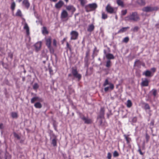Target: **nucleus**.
<instances>
[{
    "label": "nucleus",
    "instance_id": "obj_1",
    "mask_svg": "<svg viewBox=\"0 0 159 159\" xmlns=\"http://www.w3.org/2000/svg\"><path fill=\"white\" fill-rule=\"evenodd\" d=\"M125 20H127L133 21H137L139 20V18L137 13L134 12L125 17Z\"/></svg>",
    "mask_w": 159,
    "mask_h": 159
},
{
    "label": "nucleus",
    "instance_id": "obj_2",
    "mask_svg": "<svg viewBox=\"0 0 159 159\" xmlns=\"http://www.w3.org/2000/svg\"><path fill=\"white\" fill-rule=\"evenodd\" d=\"M97 7V5L96 3L89 4L85 7L86 11L89 12L95 10Z\"/></svg>",
    "mask_w": 159,
    "mask_h": 159
},
{
    "label": "nucleus",
    "instance_id": "obj_3",
    "mask_svg": "<svg viewBox=\"0 0 159 159\" xmlns=\"http://www.w3.org/2000/svg\"><path fill=\"white\" fill-rule=\"evenodd\" d=\"M71 72L73 75L75 77L78 79V80L79 81L81 78V75L78 73L76 67H73L71 68Z\"/></svg>",
    "mask_w": 159,
    "mask_h": 159
},
{
    "label": "nucleus",
    "instance_id": "obj_4",
    "mask_svg": "<svg viewBox=\"0 0 159 159\" xmlns=\"http://www.w3.org/2000/svg\"><path fill=\"white\" fill-rule=\"evenodd\" d=\"M159 9L157 7H151L150 6H147L144 7L142 10L143 11L146 12H152L153 11H157Z\"/></svg>",
    "mask_w": 159,
    "mask_h": 159
},
{
    "label": "nucleus",
    "instance_id": "obj_5",
    "mask_svg": "<svg viewBox=\"0 0 159 159\" xmlns=\"http://www.w3.org/2000/svg\"><path fill=\"white\" fill-rule=\"evenodd\" d=\"M106 11L110 14L116 13L117 9L112 7L110 4H108L106 7Z\"/></svg>",
    "mask_w": 159,
    "mask_h": 159
},
{
    "label": "nucleus",
    "instance_id": "obj_6",
    "mask_svg": "<svg viewBox=\"0 0 159 159\" xmlns=\"http://www.w3.org/2000/svg\"><path fill=\"white\" fill-rule=\"evenodd\" d=\"M71 40H75L77 39L79 35L78 33L75 31H72L70 33Z\"/></svg>",
    "mask_w": 159,
    "mask_h": 159
},
{
    "label": "nucleus",
    "instance_id": "obj_7",
    "mask_svg": "<svg viewBox=\"0 0 159 159\" xmlns=\"http://www.w3.org/2000/svg\"><path fill=\"white\" fill-rule=\"evenodd\" d=\"M46 45L49 49L51 50V38L49 37L48 38L46 39Z\"/></svg>",
    "mask_w": 159,
    "mask_h": 159
},
{
    "label": "nucleus",
    "instance_id": "obj_8",
    "mask_svg": "<svg viewBox=\"0 0 159 159\" xmlns=\"http://www.w3.org/2000/svg\"><path fill=\"white\" fill-rule=\"evenodd\" d=\"M68 16V14L67 11L65 10L62 11L61 14V18L62 19H64L66 18Z\"/></svg>",
    "mask_w": 159,
    "mask_h": 159
},
{
    "label": "nucleus",
    "instance_id": "obj_9",
    "mask_svg": "<svg viewBox=\"0 0 159 159\" xmlns=\"http://www.w3.org/2000/svg\"><path fill=\"white\" fill-rule=\"evenodd\" d=\"M42 45V43L41 42H39L37 43L34 45L35 48V50L37 52L40 50Z\"/></svg>",
    "mask_w": 159,
    "mask_h": 159
},
{
    "label": "nucleus",
    "instance_id": "obj_10",
    "mask_svg": "<svg viewBox=\"0 0 159 159\" xmlns=\"http://www.w3.org/2000/svg\"><path fill=\"white\" fill-rule=\"evenodd\" d=\"M66 9L68 11H71L72 14H73L74 12L75 11L76 9L73 6L69 5L66 6Z\"/></svg>",
    "mask_w": 159,
    "mask_h": 159
},
{
    "label": "nucleus",
    "instance_id": "obj_11",
    "mask_svg": "<svg viewBox=\"0 0 159 159\" xmlns=\"http://www.w3.org/2000/svg\"><path fill=\"white\" fill-rule=\"evenodd\" d=\"M148 81L146 79H145L144 80H142L141 85L142 86H148Z\"/></svg>",
    "mask_w": 159,
    "mask_h": 159
},
{
    "label": "nucleus",
    "instance_id": "obj_12",
    "mask_svg": "<svg viewBox=\"0 0 159 159\" xmlns=\"http://www.w3.org/2000/svg\"><path fill=\"white\" fill-rule=\"evenodd\" d=\"M81 118L84 121L85 123L89 124L91 122V120L90 119L86 118L84 116H81Z\"/></svg>",
    "mask_w": 159,
    "mask_h": 159
},
{
    "label": "nucleus",
    "instance_id": "obj_13",
    "mask_svg": "<svg viewBox=\"0 0 159 159\" xmlns=\"http://www.w3.org/2000/svg\"><path fill=\"white\" fill-rule=\"evenodd\" d=\"M64 2L62 1H60L55 4V7L57 8H60L63 5Z\"/></svg>",
    "mask_w": 159,
    "mask_h": 159
},
{
    "label": "nucleus",
    "instance_id": "obj_14",
    "mask_svg": "<svg viewBox=\"0 0 159 159\" xmlns=\"http://www.w3.org/2000/svg\"><path fill=\"white\" fill-rule=\"evenodd\" d=\"M53 138L52 141V144L54 146H55L57 145V137L54 134L53 135Z\"/></svg>",
    "mask_w": 159,
    "mask_h": 159
},
{
    "label": "nucleus",
    "instance_id": "obj_15",
    "mask_svg": "<svg viewBox=\"0 0 159 159\" xmlns=\"http://www.w3.org/2000/svg\"><path fill=\"white\" fill-rule=\"evenodd\" d=\"M104 109L103 108H101L100 111V114L98 117L100 118H103L104 115Z\"/></svg>",
    "mask_w": 159,
    "mask_h": 159
},
{
    "label": "nucleus",
    "instance_id": "obj_16",
    "mask_svg": "<svg viewBox=\"0 0 159 159\" xmlns=\"http://www.w3.org/2000/svg\"><path fill=\"white\" fill-rule=\"evenodd\" d=\"M129 28V27H123L119 30L118 32V33H120L125 32L127 31V29Z\"/></svg>",
    "mask_w": 159,
    "mask_h": 159
},
{
    "label": "nucleus",
    "instance_id": "obj_17",
    "mask_svg": "<svg viewBox=\"0 0 159 159\" xmlns=\"http://www.w3.org/2000/svg\"><path fill=\"white\" fill-rule=\"evenodd\" d=\"M136 2L139 5L141 6H144L146 3L145 0H137Z\"/></svg>",
    "mask_w": 159,
    "mask_h": 159
},
{
    "label": "nucleus",
    "instance_id": "obj_18",
    "mask_svg": "<svg viewBox=\"0 0 159 159\" xmlns=\"http://www.w3.org/2000/svg\"><path fill=\"white\" fill-rule=\"evenodd\" d=\"M106 58L108 60L113 59H114V57L113 55L111 53H108L106 55Z\"/></svg>",
    "mask_w": 159,
    "mask_h": 159
},
{
    "label": "nucleus",
    "instance_id": "obj_19",
    "mask_svg": "<svg viewBox=\"0 0 159 159\" xmlns=\"http://www.w3.org/2000/svg\"><path fill=\"white\" fill-rule=\"evenodd\" d=\"M22 5L28 8L30 6V3L27 0H24L23 2Z\"/></svg>",
    "mask_w": 159,
    "mask_h": 159
},
{
    "label": "nucleus",
    "instance_id": "obj_20",
    "mask_svg": "<svg viewBox=\"0 0 159 159\" xmlns=\"http://www.w3.org/2000/svg\"><path fill=\"white\" fill-rule=\"evenodd\" d=\"M24 25V28L26 30L27 34L28 35L29 34V27L28 26L27 24L25 22V23Z\"/></svg>",
    "mask_w": 159,
    "mask_h": 159
},
{
    "label": "nucleus",
    "instance_id": "obj_21",
    "mask_svg": "<svg viewBox=\"0 0 159 159\" xmlns=\"http://www.w3.org/2000/svg\"><path fill=\"white\" fill-rule=\"evenodd\" d=\"M116 3L117 4L122 7H124V5L123 2L121 0H117Z\"/></svg>",
    "mask_w": 159,
    "mask_h": 159
},
{
    "label": "nucleus",
    "instance_id": "obj_22",
    "mask_svg": "<svg viewBox=\"0 0 159 159\" xmlns=\"http://www.w3.org/2000/svg\"><path fill=\"white\" fill-rule=\"evenodd\" d=\"M94 28V25L93 24H91L89 26L87 30L89 32H92Z\"/></svg>",
    "mask_w": 159,
    "mask_h": 159
},
{
    "label": "nucleus",
    "instance_id": "obj_23",
    "mask_svg": "<svg viewBox=\"0 0 159 159\" xmlns=\"http://www.w3.org/2000/svg\"><path fill=\"white\" fill-rule=\"evenodd\" d=\"M34 106L35 107L38 108H40L42 107V105L41 103L39 102H37L35 103Z\"/></svg>",
    "mask_w": 159,
    "mask_h": 159
},
{
    "label": "nucleus",
    "instance_id": "obj_24",
    "mask_svg": "<svg viewBox=\"0 0 159 159\" xmlns=\"http://www.w3.org/2000/svg\"><path fill=\"white\" fill-rule=\"evenodd\" d=\"M150 93H152L154 97H155L157 94V90L155 89H153L150 91Z\"/></svg>",
    "mask_w": 159,
    "mask_h": 159
},
{
    "label": "nucleus",
    "instance_id": "obj_25",
    "mask_svg": "<svg viewBox=\"0 0 159 159\" xmlns=\"http://www.w3.org/2000/svg\"><path fill=\"white\" fill-rule=\"evenodd\" d=\"M108 17L107 15L104 12L102 11V18L103 19H105L107 18Z\"/></svg>",
    "mask_w": 159,
    "mask_h": 159
},
{
    "label": "nucleus",
    "instance_id": "obj_26",
    "mask_svg": "<svg viewBox=\"0 0 159 159\" xmlns=\"http://www.w3.org/2000/svg\"><path fill=\"white\" fill-rule=\"evenodd\" d=\"M39 100V98L38 97H35L31 99V103H34L35 101Z\"/></svg>",
    "mask_w": 159,
    "mask_h": 159
},
{
    "label": "nucleus",
    "instance_id": "obj_27",
    "mask_svg": "<svg viewBox=\"0 0 159 159\" xmlns=\"http://www.w3.org/2000/svg\"><path fill=\"white\" fill-rule=\"evenodd\" d=\"M151 72L149 70H147L144 73H143V75H144L146 76H151Z\"/></svg>",
    "mask_w": 159,
    "mask_h": 159
},
{
    "label": "nucleus",
    "instance_id": "obj_28",
    "mask_svg": "<svg viewBox=\"0 0 159 159\" xmlns=\"http://www.w3.org/2000/svg\"><path fill=\"white\" fill-rule=\"evenodd\" d=\"M132 103L131 101L129 100H128L127 101V102L126 106L127 107H130L132 106Z\"/></svg>",
    "mask_w": 159,
    "mask_h": 159
},
{
    "label": "nucleus",
    "instance_id": "obj_29",
    "mask_svg": "<svg viewBox=\"0 0 159 159\" xmlns=\"http://www.w3.org/2000/svg\"><path fill=\"white\" fill-rule=\"evenodd\" d=\"M80 2L81 5L82 6H84L86 3L87 1L86 0H78Z\"/></svg>",
    "mask_w": 159,
    "mask_h": 159
},
{
    "label": "nucleus",
    "instance_id": "obj_30",
    "mask_svg": "<svg viewBox=\"0 0 159 159\" xmlns=\"http://www.w3.org/2000/svg\"><path fill=\"white\" fill-rule=\"evenodd\" d=\"M124 136L127 142V143H129L130 141L131 140V139L130 138L128 137L126 135H124Z\"/></svg>",
    "mask_w": 159,
    "mask_h": 159
},
{
    "label": "nucleus",
    "instance_id": "obj_31",
    "mask_svg": "<svg viewBox=\"0 0 159 159\" xmlns=\"http://www.w3.org/2000/svg\"><path fill=\"white\" fill-rule=\"evenodd\" d=\"M111 65V62L110 60H108L106 62V66L107 67H109Z\"/></svg>",
    "mask_w": 159,
    "mask_h": 159
},
{
    "label": "nucleus",
    "instance_id": "obj_32",
    "mask_svg": "<svg viewBox=\"0 0 159 159\" xmlns=\"http://www.w3.org/2000/svg\"><path fill=\"white\" fill-rule=\"evenodd\" d=\"M42 33L43 34H48V32L46 27H43V30H42Z\"/></svg>",
    "mask_w": 159,
    "mask_h": 159
},
{
    "label": "nucleus",
    "instance_id": "obj_33",
    "mask_svg": "<svg viewBox=\"0 0 159 159\" xmlns=\"http://www.w3.org/2000/svg\"><path fill=\"white\" fill-rule=\"evenodd\" d=\"M39 87V86L38 84L35 83L33 85V89L34 90H37Z\"/></svg>",
    "mask_w": 159,
    "mask_h": 159
},
{
    "label": "nucleus",
    "instance_id": "obj_34",
    "mask_svg": "<svg viewBox=\"0 0 159 159\" xmlns=\"http://www.w3.org/2000/svg\"><path fill=\"white\" fill-rule=\"evenodd\" d=\"M16 4L14 2H13L11 5V9L12 11H13L15 9Z\"/></svg>",
    "mask_w": 159,
    "mask_h": 159
},
{
    "label": "nucleus",
    "instance_id": "obj_35",
    "mask_svg": "<svg viewBox=\"0 0 159 159\" xmlns=\"http://www.w3.org/2000/svg\"><path fill=\"white\" fill-rule=\"evenodd\" d=\"M129 38L128 37H127L123 39L122 42H124L125 43H127L129 41Z\"/></svg>",
    "mask_w": 159,
    "mask_h": 159
},
{
    "label": "nucleus",
    "instance_id": "obj_36",
    "mask_svg": "<svg viewBox=\"0 0 159 159\" xmlns=\"http://www.w3.org/2000/svg\"><path fill=\"white\" fill-rule=\"evenodd\" d=\"M139 29V27L137 26H135L132 30L134 32H137Z\"/></svg>",
    "mask_w": 159,
    "mask_h": 159
},
{
    "label": "nucleus",
    "instance_id": "obj_37",
    "mask_svg": "<svg viewBox=\"0 0 159 159\" xmlns=\"http://www.w3.org/2000/svg\"><path fill=\"white\" fill-rule=\"evenodd\" d=\"M11 116L13 118H16L17 117V114L16 113L12 112L11 114Z\"/></svg>",
    "mask_w": 159,
    "mask_h": 159
},
{
    "label": "nucleus",
    "instance_id": "obj_38",
    "mask_svg": "<svg viewBox=\"0 0 159 159\" xmlns=\"http://www.w3.org/2000/svg\"><path fill=\"white\" fill-rule=\"evenodd\" d=\"M145 105L144 107V109L145 110H149L150 109V107L148 103H145L144 104Z\"/></svg>",
    "mask_w": 159,
    "mask_h": 159
},
{
    "label": "nucleus",
    "instance_id": "obj_39",
    "mask_svg": "<svg viewBox=\"0 0 159 159\" xmlns=\"http://www.w3.org/2000/svg\"><path fill=\"white\" fill-rule=\"evenodd\" d=\"M109 84V82H108V80L107 79H106L105 80V82H104L103 84V85L104 86H106V85Z\"/></svg>",
    "mask_w": 159,
    "mask_h": 159
},
{
    "label": "nucleus",
    "instance_id": "obj_40",
    "mask_svg": "<svg viewBox=\"0 0 159 159\" xmlns=\"http://www.w3.org/2000/svg\"><path fill=\"white\" fill-rule=\"evenodd\" d=\"M113 155L114 157H116L119 156V154L116 151H115Z\"/></svg>",
    "mask_w": 159,
    "mask_h": 159
},
{
    "label": "nucleus",
    "instance_id": "obj_41",
    "mask_svg": "<svg viewBox=\"0 0 159 159\" xmlns=\"http://www.w3.org/2000/svg\"><path fill=\"white\" fill-rule=\"evenodd\" d=\"M127 11L126 10H122L121 11V15L122 16H124V15H125V14L127 13Z\"/></svg>",
    "mask_w": 159,
    "mask_h": 159
},
{
    "label": "nucleus",
    "instance_id": "obj_42",
    "mask_svg": "<svg viewBox=\"0 0 159 159\" xmlns=\"http://www.w3.org/2000/svg\"><path fill=\"white\" fill-rule=\"evenodd\" d=\"M102 118H100V117L98 118V119L99 120V123L100 125H101L102 123Z\"/></svg>",
    "mask_w": 159,
    "mask_h": 159
},
{
    "label": "nucleus",
    "instance_id": "obj_43",
    "mask_svg": "<svg viewBox=\"0 0 159 159\" xmlns=\"http://www.w3.org/2000/svg\"><path fill=\"white\" fill-rule=\"evenodd\" d=\"M67 47L69 49L70 51H71V46L69 45L68 42H66Z\"/></svg>",
    "mask_w": 159,
    "mask_h": 159
},
{
    "label": "nucleus",
    "instance_id": "obj_44",
    "mask_svg": "<svg viewBox=\"0 0 159 159\" xmlns=\"http://www.w3.org/2000/svg\"><path fill=\"white\" fill-rule=\"evenodd\" d=\"M90 49H88L87 51L86 52V56L85 57H87L89 55V53H90Z\"/></svg>",
    "mask_w": 159,
    "mask_h": 159
},
{
    "label": "nucleus",
    "instance_id": "obj_45",
    "mask_svg": "<svg viewBox=\"0 0 159 159\" xmlns=\"http://www.w3.org/2000/svg\"><path fill=\"white\" fill-rule=\"evenodd\" d=\"M111 154L110 152L108 153L107 155V158L108 159H111Z\"/></svg>",
    "mask_w": 159,
    "mask_h": 159
},
{
    "label": "nucleus",
    "instance_id": "obj_46",
    "mask_svg": "<svg viewBox=\"0 0 159 159\" xmlns=\"http://www.w3.org/2000/svg\"><path fill=\"white\" fill-rule=\"evenodd\" d=\"M14 136L15 138H16L17 139H20V137L16 133H14Z\"/></svg>",
    "mask_w": 159,
    "mask_h": 159
},
{
    "label": "nucleus",
    "instance_id": "obj_47",
    "mask_svg": "<svg viewBox=\"0 0 159 159\" xmlns=\"http://www.w3.org/2000/svg\"><path fill=\"white\" fill-rule=\"evenodd\" d=\"M109 84H110V88L112 90L114 88V85L111 83H110Z\"/></svg>",
    "mask_w": 159,
    "mask_h": 159
},
{
    "label": "nucleus",
    "instance_id": "obj_48",
    "mask_svg": "<svg viewBox=\"0 0 159 159\" xmlns=\"http://www.w3.org/2000/svg\"><path fill=\"white\" fill-rule=\"evenodd\" d=\"M146 139L147 142H148L149 139V136L147 134L146 135Z\"/></svg>",
    "mask_w": 159,
    "mask_h": 159
},
{
    "label": "nucleus",
    "instance_id": "obj_49",
    "mask_svg": "<svg viewBox=\"0 0 159 159\" xmlns=\"http://www.w3.org/2000/svg\"><path fill=\"white\" fill-rule=\"evenodd\" d=\"M53 45L55 46H56L57 45V41L55 39H54L53 40Z\"/></svg>",
    "mask_w": 159,
    "mask_h": 159
},
{
    "label": "nucleus",
    "instance_id": "obj_50",
    "mask_svg": "<svg viewBox=\"0 0 159 159\" xmlns=\"http://www.w3.org/2000/svg\"><path fill=\"white\" fill-rule=\"evenodd\" d=\"M16 16H20V10H18L17 11V12L16 13Z\"/></svg>",
    "mask_w": 159,
    "mask_h": 159
},
{
    "label": "nucleus",
    "instance_id": "obj_51",
    "mask_svg": "<svg viewBox=\"0 0 159 159\" xmlns=\"http://www.w3.org/2000/svg\"><path fill=\"white\" fill-rule=\"evenodd\" d=\"M8 57L10 58H12L13 57V55L11 53H9L8 54Z\"/></svg>",
    "mask_w": 159,
    "mask_h": 159
},
{
    "label": "nucleus",
    "instance_id": "obj_52",
    "mask_svg": "<svg viewBox=\"0 0 159 159\" xmlns=\"http://www.w3.org/2000/svg\"><path fill=\"white\" fill-rule=\"evenodd\" d=\"M138 151L139 152L140 154L141 155H143V153L142 152L141 149L139 148L138 150Z\"/></svg>",
    "mask_w": 159,
    "mask_h": 159
},
{
    "label": "nucleus",
    "instance_id": "obj_53",
    "mask_svg": "<svg viewBox=\"0 0 159 159\" xmlns=\"http://www.w3.org/2000/svg\"><path fill=\"white\" fill-rule=\"evenodd\" d=\"M109 87H107L105 88L104 90L105 92H107L109 89Z\"/></svg>",
    "mask_w": 159,
    "mask_h": 159
},
{
    "label": "nucleus",
    "instance_id": "obj_54",
    "mask_svg": "<svg viewBox=\"0 0 159 159\" xmlns=\"http://www.w3.org/2000/svg\"><path fill=\"white\" fill-rule=\"evenodd\" d=\"M154 120H152L151 122L150 125H152V126H153L154 125Z\"/></svg>",
    "mask_w": 159,
    "mask_h": 159
},
{
    "label": "nucleus",
    "instance_id": "obj_55",
    "mask_svg": "<svg viewBox=\"0 0 159 159\" xmlns=\"http://www.w3.org/2000/svg\"><path fill=\"white\" fill-rule=\"evenodd\" d=\"M49 50L51 52H53L54 50H53V49L51 47V50L49 49Z\"/></svg>",
    "mask_w": 159,
    "mask_h": 159
},
{
    "label": "nucleus",
    "instance_id": "obj_56",
    "mask_svg": "<svg viewBox=\"0 0 159 159\" xmlns=\"http://www.w3.org/2000/svg\"><path fill=\"white\" fill-rule=\"evenodd\" d=\"M104 53L106 56V55L108 53H107L106 51L105 50H104Z\"/></svg>",
    "mask_w": 159,
    "mask_h": 159
},
{
    "label": "nucleus",
    "instance_id": "obj_57",
    "mask_svg": "<svg viewBox=\"0 0 159 159\" xmlns=\"http://www.w3.org/2000/svg\"><path fill=\"white\" fill-rule=\"evenodd\" d=\"M3 126V124L1 123L0 124V129H2V127Z\"/></svg>",
    "mask_w": 159,
    "mask_h": 159
},
{
    "label": "nucleus",
    "instance_id": "obj_58",
    "mask_svg": "<svg viewBox=\"0 0 159 159\" xmlns=\"http://www.w3.org/2000/svg\"><path fill=\"white\" fill-rule=\"evenodd\" d=\"M152 70H153L154 72H155L156 70V69L155 68H152Z\"/></svg>",
    "mask_w": 159,
    "mask_h": 159
},
{
    "label": "nucleus",
    "instance_id": "obj_59",
    "mask_svg": "<svg viewBox=\"0 0 159 159\" xmlns=\"http://www.w3.org/2000/svg\"><path fill=\"white\" fill-rule=\"evenodd\" d=\"M57 0H52V1L54 2H56Z\"/></svg>",
    "mask_w": 159,
    "mask_h": 159
},
{
    "label": "nucleus",
    "instance_id": "obj_60",
    "mask_svg": "<svg viewBox=\"0 0 159 159\" xmlns=\"http://www.w3.org/2000/svg\"><path fill=\"white\" fill-rule=\"evenodd\" d=\"M25 77H23L22 78V80H23V81H24L25 80Z\"/></svg>",
    "mask_w": 159,
    "mask_h": 159
},
{
    "label": "nucleus",
    "instance_id": "obj_61",
    "mask_svg": "<svg viewBox=\"0 0 159 159\" xmlns=\"http://www.w3.org/2000/svg\"><path fill=\"white\" fill-rule=\"evenodd\" d=\"M66 2H68V0H64Z\"/></svg>",
    "mask_w": 159,
    "mask_h": 159
},
{
    "label": "nucleus",
    "instance_id": "obj_62",
    "mask_svg": "<svg viewBox=\"0 0 159 159\" xmlns=\"http://www.w3.org/2000/svg\"><path fill=\"white\" fill-rule=\"evenodd\" d=\"M43 63L45 64V61H43Z\"/></svg>",
    "mask_w": 159,
    "mask_h": 159
},
{
    "label": "nucleus",
    "instance_id": "obj_63",
    "mask_svg": "<svg viewBox=\"0 0 159 159\" xmlns=\"http://www.w3.org/2000/svg\"><path fill=\"white\" fill-rule=\"evenodd\" d=\"M143 66H145V64H143Z\"/></svg>",
    "mask_w": 159,
    "mask_h": 159
},
{
    "label": "nucleus",
    "instance_id": "obj_64",
    "mask_svg": "<svg viewBox=\"0 0 159 159\" xmlns=\"http://www.w3.org/2000/svg\"><path fill=\"white\" fill-rule=\"evenodd\" d=\"M71 75V74H69V76H70Z\"/></svg>",
    "mask_w": 159,
    "mask_h": 159
}]
</instances>
